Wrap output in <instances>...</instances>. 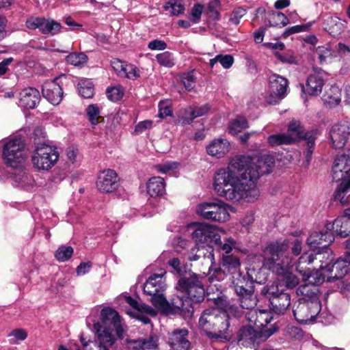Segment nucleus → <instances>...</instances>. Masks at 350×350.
<instances>
[{
  "label": "nucleus",
  "instance_id": "1",
  "mask_svg": "<svg viewBox=\"0 0 350 350\" xmlns=\"http://www.w3.org/2000/svg\"><path fill=\"white\" fill-rule=\"evenodd\" d=\"M274 164V158L269 154L256 157L235 156L227 168L216 173L214 189L219 196L229 200L254 202L260 196L257 187L259 177L270 173Z\"/></svg>",
  "mask_w": 350,
  "mask_h": 350
},
{
  "label": "nucleus",
  "instance_id": "2",
  "mask_svg": "<svg viewBox=\"0 0 350 350\" xmlns=\"http://www.w3.org/2000/svg\"><path fill=\"white\" fill-rule=\"evenodd\" d=\"M288 245L285 241L271 242L262 250L265 269L282 277L288 288H293L299 283V278L290 271L293 258L288 255Z\"/></svg>",
  "mask_w": 350,
  "mask_h": 350
},
{
  "label": "nucleus",
  "instance_id": "3",
  "mask_svg": "<svg viewBox=\"0 0 350 350\" xmlns=\"http://www.w3.org/2000/svg\"><path fill=\"white\" fill-rule=\"evenodd\" d=\"M204 278L196 273L181 277L176 288L183 295H176L171 300V308L175 313L190 315L193 313L192 302L200 303L205 297V289L202 282Z\"/></svg>",
  "mask_w": 350,
  "mask_h": 350
},
{
  "label": "nucleus",
  "instance_id": "4",
  "mask_svg": "<svg viewBox=\"0 0 350 350\" xmlns=\"http://www.w3.org/2000/svg\"><path fill=\"white\" fill-rule=\"evenodd\" d=\"M320 263L319 268L313 270L310 280L316 283L328 282L340 280L349 271L350 261L347 259H338L334 263L333 254L330 250L320 252L314 256V261Z\"/></svg>",
  "mask_w": 350,
  "mask_h": 350
},
{
  "label": "nucleus",
  "instance_id": "5",
  "mask_svg": "<svg viewBox=\"0 0 350 350\" xmlns=\"http://www.w3.org/2000/svg\"><path fill=\"white\" fill-rule=\"evenodd\" d=\"M314 262V255L304 253L298 259L296 271L301 276L305 284H301L297 289V294L303 296L300 299H307L308 301L320 302L318 293V286L322 283H316L310 280L311 276L313 275V271H310V268L307 266Z\"/></svg>",
  "mask_w": 350,
  "mask_h": 350
},
{
  "label": "nucleus",
  "instance_id": "6",
  "mask_svg": "<svg viewBox=\"0 0 350 350\" xmlns=\"http://www.w3.org/2000/svg\"><path fill=\"white\" fill-rule=\"evenodd\" d=\"M165 273L163 270L159 273H153L144 284V293L150 297V302L155 308L159 309L171 307L165 296L167 287Z\"/></svg>",
  "mask_w": 350,
  "mask_h": 350
},
{
  "label": "nucleus",
  "instance_id": "7",
  "mask_svg": "<svg viewBox=\"0 0 350 350\" xmlns=\"http://www.w3.org/2000/svg\"><path fill=\"white\" fill-rule=\"evenodd\" d=\"M261 294L269 299L270 308L276 314H284L291 305V297L283 285L274 282L264 286Z\"/></svg>",
  "mask_w": 350,
  "mask_h": 350
},
{
  "label": "nucleus",
  "instance_id": "8",
  "mask_svg": "<svg viewBox=\"0 0 350 350\" xmlns=\"http://www.w3.org/2000/svg\"><path fill=\"white\" fill-rule=\"evenodd\" d=\"M27 157L25 144L21 138H13L7 142L3 148L4 163L12 168L23 165Z\"/></svg>",
  "mask_w": 350,
  "mask_h": 350
},
{
  "label": "nucleus",
  "instance_id": "9",
  "mask_svg": "<svg viewBox=\"0 0 350 350\" xmlns=\"http://www.w3.org/2000/svg\"><path fill=\"white\" fill-rule=\"evenodd\" d=\"M224 311L220 310L219 311L213 328L212 334L210 336L211 340L221 339L228 341L231 338L232 330L230 329L229 314L239 317L241 312L236 306L229 304L224 306Z\"/></svg>",
  "mask_w": 350,
  "mask_h": 350
},
{
  "label": "nucleus",
  "instance_id": "10",
  "mask_svg": "<svg viewBox=\"0 0 350 350\" xmlns=\"http://www.w3.org/2000/svg\"><path fill=\"white\" fill-rule=\"evenodd\" d=\"M58 159L57 148L42 143L36 146L31 161L33 166L38 170H49L56 163Z\"/></svg>",
  "mask_w": 350,
  "mask_h": 350
},
{
  "label": "nucleus",
  "instance_id": "11",
  "mask_svg": "<svg viewBox=\"0 0 350 350\" xmlns=\"http://www.w3.org/2000/svg\"><path fill=\"white\" fill-rule=\"evenodd\" d=\"M228 206L224 202L216 201L199 204L197 213L206 219L217 222H225L230 218Z\"/></svg>",
  "mask_w": 350,
  "mask_h": 350
},
{
  "label": "nucleus",
  "instance_id": "12",
  "mask_svg": "<svg viewBox=\"0 0 350 350\" xmlns=\"http://www.w3.org/2000/svg\"><path fill=\"white\" fill-rule=\"evenodd\" d=\"M277 330L278 329L273 327L258 332L251 326L243 327L238 334V345L254 348L256 343L266 340Z\"/></svg>",
  "mask_w": 350,
  "mask_h": 350
},
{
  "label": "nucleus",
  "instance_id": "13",
  "mask_svg": "<svg viewBox=\"0 0 350 350\" xmlns=\"http://www.w3.org/2000/svg\"><path fill=\"white\" fill-rule=\"evenodd\" d=\"M321 311V303L299 299L293 305V312L297 322L306 324L313 321Z\"/></svg>",
  "mask_w": 350,
  "mask_h": 350
},
{
  "label": "nucleus",
  "instance_id": "14",
  "mask_svg": "<svg viewBox=\"0 0 350 350\" xmlns=\"http://www.w3.org/2000/svg\"><path fill=\"white\" fill-rule=\"evenodd\" d=\"M219 230L215 226L206 223L195 224V230L191 234L192 239L199 247L212 246L214 241L219 239Z\"/></svg>",
  "mask_w": 350,
  "mask_h": 350
},
{
  "label": "nucleus",
  "instance_id": "15",
  "mask_svg": "<svg viewBox=\"0 0 350 350\" xmlns=\"http://www.w3.org/2000/svg\"><path fill=\"white\" fill-rule=\"evenodd\" d=\"M94 329L115 330L118 338H121L123 328L118 313L111 308L106 307L101 310L99 320L94 323Z\"/></svg>",
  "mask_w": 350,
  "mask_h": 350
},
{
  "label": "nucleus",
  "instance_id": "16",
  "mask_svg": "<svg viewBox=\"0 0 350 350\" xmlns=\"http://www.w3.org/2000/svg\"><path fill=\"white\" fill-rule=\"evenodd\" d=\"M269 83L270 94L266 101L270 105H275L286 96L288 81L285 77L273 73L269 77Z\"/></svg>",
  "mask_w": 350,
  "mask_h": 350
},
{
  "label": "nucleus",
  "instance_id": "17",
  "mask_svg": "<svg viewBox=\"0 0 350 350\" xmlns=\"http://www.w3.org/2000/svg\"><path fill=\"white\" fill-rule=\"evenodd\" d=\"M25 26L30 30L38 29L42 34L54 36L60 32L62 26L55 20L40 16H31L26 20Z\"/></svg>",
  "mask_w": 350,
  "mask_h": 350
},
{
  "label": "nucleus",
  "instance_id": "18",
  "mask_svg": "<svg viewBox=\"0 0 350 350\" xmlns=\"http://www.w3.org/2000/svg\"><path fill=\"white\" fill-rule=\"evenodd\" d=\"M333 241V232L327 229L325 232H314L310 234L306 240L307 245L312 250V252L307 253L315 256L316 254L330 250L327 246Z\"/></svg>",
  "mask_w": 350,
  "mask_h": 350
},
{
  "label": "nucleus",
  "instance_id": "19",
  "mask_svg": "<svg viewBox=\"0 0 350 350\" xmlns=\"http://www.w3.org/2000/svg\"><path fill=\"white\" fill-rule=\"evenodd\" d=\"M125 301L133 309L131 311H128L127 313L130 316L139 320L144 324L150 323V317H155L157 315L156 310L151 306L142 302H139L130 296L125 297Z\"/></svg>",
  "mask_w": 350,
  "mask_h": 350
},
{
  "label": "nucleus",
  "instance_id": "20",
  "mask_svg": "<svg viewBox=\"0 0 350 350\" xmlns=\"http://www.w3.org/2000/svg\"><path fill=\"white\" fill-rule=\"evenodd\" d=\"M62 78L65 77L61 76L52 81H45L42 85V92L44 98L53 105H59L64 96L63 89L59 83Z\"/></svg>",
  "mask_w": 350,
  "mask_h": 350
},
{
  "label": "nucleus",
  "instance_id": "21",
  "mask_svg": "<svg viewBox=\"0 0 350 350\" xmlns=\"http://www.w3.org/2000/svg\"><path fill=\"white\" fill-rule=\"evenodd\" d=\"M350 135V126L347 122H341L332 126L329 131L332 146L335 149L343 148Z\"/></svg>",
  "mask_w": 350,
  "mask_h": 350
},
{
  "label": "nucleus",
  "instance_id": "22",
  "mask_svg": "<svg viewBox=\"0 0 350 350\" xmlns=\"http://www.w3.org/2000/svg\"><path fill=\"white\" fill-rule=\"evenodd\" d=\"M350 172V150L336 156L332 168V176L333 180H342Z\"/></svg>",
  "mask_w": 350,
  "mask_h": 350
},
{
  "label": "nucleus",
  "instance_id": "23",
  "mask_svg": "<svg viewBox=\"0 0 350 350\" xmlns=\"http://www.w3.org/2000/svg\"><path fill=\"white\" fill-rule=\"evenodd\" d=\"M325 228L341 238L348 237L350 234V208L345 209L344 215L337 217L333 222L327 223Z\"/></svg>",
  "mask_w": 350,
  "mask_h": 350
},
{
  "label": "nucleus",
  "instance_id": "24",
  "mask_svg": "<svg viewBox=\"0 0 350 350\" xmlns=\"http://www.w3.org/2000/svg\"><path fill=\"white\" fill-rule=\"evenodd\" d=\"M241 262L239 258L234 255H223L219 267L215 271V275L219 280L225 275L230 274L234 276V273H240Z\"/></svg>",
  "mask_w": 350,
  "mask_h": 350
},
{
  "label": "nucleus",
  "instance_id": "25",
  "mask_svg": "<svg viewBox=\"0 0 350 350\" xmlns=\"http://www.w3.org/2000/svg\"><path fill=\"white\" fill-rule=\"evenodd\" d=\"M96 186L102 192H112L118 186V174L114 170L110 169L103 171L98 177Z\"/></svg>",
  "mask_w": 350,
  "mask_h": 350
},
{
  "label": "nucleus",
  "instance_id": "26",
  "mask_svg": "<svg viewBox=\"0 0 350 350\" xmlns=\"http://www.w3.org/2000/svg\"><path fill=\"white\" fill-rule=\"evenodd\" d=\"M189 332L187 329H176L169 337V344L175 350H189L191 342L188 339Z\"/></svg>",
  "mask_w": 350,
  "mask_h": 350
},
{
  "label": "nucleus",
  "instance_id": "27",
  "mask_svg": "<svg viewBox=\"0 0 350 350\" xmlns=\"http://www.w3.org/2000/svg\"><path fill=\"white\" fill-rule=\"evenodd\" d=\"M253 283L254 280L249 274L245 275L241 272L234 273V276L232 277V284L237 295L254 291Z\"/></svg>",
  "mask_w": 350,
  "mask_h": 350
},
{
  "label": "nucleus",
  "instance_id": "28",
  "mask_svg": "<svg viewBox=\"0 0 350 350\" xmlns=\"http://www.w3.org/2000/svg\"><path fill=\"white\" fill-rule=\"evenodd\" d=\"M97 336L95 342L98 350H113V346L116 341L115 330L105 329H94Z\"/></svg>",
  "mask_w": 350,
  "mask_h": 350
},
{
  "label": "nucleus",
  "instance_id": "29",
  "mask_svg": "<svg viewBox=\"0 0 350 350\" xmlns=\"http://www.w3.org/2000/svg\"><path fill=\"white\" fill-rule=\"evenodd\" d=\"M218 308H210L204 310L199 319V327L210 338L217 314Z\"/></svg>",
  "mask_w": 350,
  "mask_h": 350
},
{
  "label": "nucleus",
  "instance_id": "30",
  "mask_svg": "<svg viewBox=\"0 0 350 350\" xmlns=\"http://www.w3.org/2000/svg\"><path fill=\"white\" fill-rule=\"evenodd\" d=\"M245 317L257 329H262L273 319L271 312L267 310H251L246 313Z\"/></svg>",
  "mask_w": 350,
  "mask_h": 350
},
{
  "label": "nucleus",
  "instance_id": "31",
  "mask_svg": "<svg viewBox=\"0 0 350 350\" xmlns=\"http://www.w3.org/2000/svg\"><path fill=\"white\" fill-rule=\"evenodd\" d=\"M157 347V338L155 336H150L148 338L126 340L127 350H152Z\"/></svg>",
  "mask_w": 350,
  "mask_h": 350
},
{
  "label": "nucleus",
  "instance_id": "32",
  "mask_svg": "<svg viewBox=\"0 0 350 350\" xmlns=\"http://www.w3.org/2000/svg\"><path fill=\"white\" fill-rule=\"evenodd\" d=\"M40 99V92L34 88H27L20 92V103L25 108H35L39 103Z\"/></svg>",
  "mask_w": 350,
  "mask_h": 350
},
{
  "label": "nucleus",
  "instance_id": "33",
  "mask_svg": "<svg viewBox=\"0 0 350 350\" xmlns=\"http://www.w3.org/2000/svg\"><path fill=\"white\" fill-rule=\"evenodd\" d=\"M324 85V80L319 73L311 74L308 76L306 88L301 85L303 90L309 95L319 96L323 90Z\"/></svg>",
  "mask_w": 350,
  "mask_h": 350
},
{
  "label": "nucleus",
  "instance_id": "34",
  "mask_svg": "<svg viewBox=\"0 0 350 350\" xmlns=\"http://www.w3.org/2000/svg\"><path fill=\"white\" fill-rule=\"evenodd\" d=\"M230 150V143L227 139H213L206 147L208 154L217 158L224 157Z\"/></svg>",
  "mask_w": 350,
  "mask_h": 350
},
{
  "label": "nucleus",
  "instance_id": "35",
  "mask_svg": "<svg viewBox=\"0 0 350 350\" xmlns=\"http://www.w3.org/2000/svg\"><path fill=\"white\" fill-rule=\"evenodd\" d=\"M164 179L159 176H154L147 183V192L152 198L161 196L165 193Z\"/></svg>",
  "mask_w": 350,
  "mask_h": 350
},
{
  "label": "nucleus",
  "instance_id": "36",
  "mask_svg": "<svg viewBox=\"0 0 350 350\" xmlns=\"http://www.w3.org/2000/svg\"><path fill=\"white\" fill-rule=\"evenodd\" d=\"M350 175L348 180L342 181L334 194L335 200H339L342 205L350 202Z\"/></svg>",
  "mask_w": 350,
  "mask_h": 350
},
{
  "label": "nucleus",
  "instance_id": "37",
  "mask_svg": "<svg viewBox=\"0 0 350 350\" xmlns=\"http://www.w3.org/2000/svg\"><path fill=\"white\" fill-rule=\"evenodd\" d=\"M324 29L331 35L335 36L342 31L343 25L336 16H327L323 23Z\"/></svg>",
  "mask_w": 350,
  "mask_h": 350
},
{
  "label": "nucleus",
  "instance_id": "38",
  "mask_svg": "<svg viewBox=\"0 0 350 350\" xmlns=\"http://www.w3.org/2000/svg\"><path fill=\"white\" fill-rule=\"evenodd\" d=\"M210 107L208 105L198 107L194 109H190L187 113L183 117V122L184 124H191L193 120L198 117L202 116L208 113Z\"/></svg>",
  "mask_w": 350,
  "mask_h": 350
},
{
  "label": "nucleus",
  "instance_id": "39",
  "mask_svg": "<svg viewBox=\"0 0 350 350\" xmlns=\"http://www.w3.org/2000/svg\"><path fill=\"white\" fill-rule=\"evenodd\" d=\"M286 134L291 137H293L292 143H294L298 139H304L306 133L304 132V129L299 121L293 120L288 125V133Z\"/></svg>",
  "mask_w": 350,
  "mask_h": 350
},
{
  "label": "nucleus",
  "instance_id": "40",
  "mask_svg": "<svg viewBox=\"0 0 350 350\" xmlns=\"http://www.w3.org/2000/svg\"><path fill=\"white\" fill-rule=\"evenodd\" d=\"M239 297L240 306L243 309L248 310L249 311L254 310L257 304V299L254 291L245 293L243 295H238Z\"/></svg>",
  "mask_w": 350,
  "mask_h": 350
},
{
  "label": "nucleus",
  "instance_id": "41",
  "mask_svg": "<svg viewBox=\"0 0 350 350\" xmlns=\"http://www.w3.org/2000/svg\"><path fill=\"white\" fill-rule=\"evenodd\" d=\"M247 127L248 123L246 118L243 116H238L230 122L228 129L230 133L237 135Z\"/></svg>",
  "mask_w": 350,
  "mask_h": 350
},
{
  "label": "nucleus",
  "instance_id": "42",
  "mask_svg": "<svg viewBox=\"0 0 350 350\" xmlns=\"http://www.w3.org/2000/svg\"><path fill=\"white\" fill-rule=\"evenodd\" d=\"M293 137H291L286 133H280L271 135L268 137L267 142L269 144L272 146H278L283 144H291Z\"/></svg>",
  "mask_w": 350,
  "mask_h": 350
},
{
  "label": "nucleus",
  "instance_id": "43",
  "mask_svg": "<svg viewBox=\"0 0 350 350\" xmlns=\"http://www.w3.org/2000/svg\"><path fill=\"white\" fill-rule=\"evenodd\" d=\"M78 90L79 94L85 98H92L94 94V89L92 83L88 80H81L78 83Z\"/></svg>",
  "mask_w": 350,
  "mask_h": 350
},
{
  "label": "nucleus",
  "instance_id": "44",
  "mask_svg": "<svg viewBox=\"0 0 350 350\" xmlns=\"http://www.w3.org/2000/svg\"><path fill=\"white\" fill-rule=\"evenodd\" d=\"M319 134L317 130H312L306 132L304 140L306 142L308 149L306 151V159L310 161L313 152V148L315 145V140Z\"/></svg>",
  "mask_w": 350,
  "mask_h": 350
},
{
  "label": "nucleus",
  "instance_id": "45",
  "mask_svg": "<svg viewBox=\"0 0 350 350\" xmlns=\"http://www.w3.org/2000/svg\"><path fill=\"white\" fill-rule=\"evenodd\" d=\"M155 58L161 66L172 68L175 65V58L173 53L170 51L159 53L156 55Z\"/></svg>",
  "mask_w": 350,
  "mask_h": 350
},
{
  "label": "nucleus",
  "instance_id": "46",
  "mask_svg": "<svg viewBox=\"0 0 350 350\" xmlns=\"http://www.w3.org/2000/svg\"><path fill=\"white\" fill-rule=\"evenodd\" d=\"M213 244L217 247V249L219 250H222L226 253V255H229L228 254L232 251V248H234L236 245V241L231 237L230 238H224V241L221 240V236L219 235V239L218 241H214Z\"/></svg>",
  "mask_w": 350,
  "mask_h": 350
},
{
  "label": "nucleus",
  "instance_id": "47",
  "mask_svg": "<svg viewBox=\"0 0 350 350\" xmlns=\"http://www.w3.org/2000/svg\"><path fill=\"white\" fill-rule=\"evenodd\" d=\"M22 166L17 167L18 169L19 173L15 174L14 176V179L16 182H17L21 186L25 187L28 185H31L33 182V179L31 176H30L23 168Z\"/></svg>",
  "mask_w": 350,
  "mask_h": 350
},
{
  "label": "nucleus",
  "instance_id": "48",
  "mask_svg": "<svg viewBox=\"0 0 350 350\" xmlns=\"http://www.w3.org/2000/svg\"><path fill=\"white\" fill-rule=\"evenodd\" d=\"M73 248L70 246L62 245L55 252V258L59 262H65L73 254Z\"/></svg>",
  "mask_w": 350,
  "mask_h": 350
},
{
  "label": "nucleus",
  "instance_id": "49",
  "mask_svg": "<svg viewBox=\"0 0 350 350\" xmlns=\"http://www.w3.org/2000/svg\"><path fill=\"white\" fill-rule=\"evenodd\" d=\"M66 60L68 64L75 66H80L87 62L88 57L85 54L82 53H72L66 57Z\"/></svg>",
  "mask_w": 350,
  "mask_h": 350
},
{
  "label": "nucleus",
  "instance_id": "50",
  "mask_svg": "<svg viewBox=\"0 0 350 350\" xmlns=\"http://www.w3.org/2000/svg\"><path fill=\"white\" fill-rule=\"evenodd\" d=\"M86 113L91 124L96 125L101 118L100 111L97 105H90L86 109Z\"/></svg>",
  "mask_w": 350,
  "mask_h": 350
},
{
  "label": "nucleus",
  "instance_id": "51",
  "mask_svg": "<svg viewBox=\"0 0 350 350\" xmlns=\"http://www.w3.org/2000/svg\"><path fill=\"white\" fill-rule=\"evenodd\" d=\"M140 70L137 66L131 64H127L122 77L136 80L140 77Z\"/></svg>",
  "mask_w": 350,
  "mask_h": 350
},
{
  "label": "nucleus",
  "instance_id": "52",
  "mask_svg": "<svg viewBox=\"0 0 350 350\" xmlns=\"http://www.w3.org/2000/svg\"><path fill=\"white\" fill-rule=\"evenodd\" d=\"M204 6L200 3H196L191 10L189 20L194 24L198 23L201 20Z\"/></svg>",
  "mask_w": 350,
  "mask_h": 350
},
{
  "label": "nucleus",
  "instance_id": "53",
  "mask_svg": "<svg viewBox=\"0 0 350 350\" xmlns=\"http://www.w3.org/2000/svg\"><path fill=\"white\" fill-rule=\"evenodd\" d=\"M124 92L121 86H115L107 90V95L108 98L111 101H118L120 100L123 96Z\"/></svg>",
  "mask_w": 350,
  "mask_h": 350
},
{
  "label": "nucleus",
  "instance_id": "54",
  "mask_svg": "<svg viewBox=\"0 0 350 350\" xmlns=\"http://www.w3.org/2000/svg\"><path fill=\"white\" fill-rule=\"evenodd\" d=\"M272 21L273 23L269 21V26H278L285 27L289 23V20L287 16L282 12H277L272 15Z\"/></svg>",
  "mask_w": 350,
  "mask_h": 350
},
{
  "label": "nucleus",
  "instance_id": "55",
  "mask_svg": "<svg viewBox=\"0 0 350 350\" xmlns=\"http://www.w3.org/2000/svg\"><path fill=\"white\" fill-rule=\"evenodd\" d=\"M275 57L282 63L288 64H297V61L294 55L290 52L280 53L276 51L275 53Z\"/></svg>",
  "mask_w": 350,
  "mask_h": 350
},
{
  "label": "nucleus",
  "instance_id": "56",
  "mask_svg": "<svg viewBox=\"0 0 350 350\" xmlns=\"http://www.w3.org/2000/svg\"><path fill=\"white\" fill-rule=\"evenodd\" d=\"M182 82L187 91H191L195 87L196 78L191 73H185L182 76Z\"/></svg>",
  "mask_w": 350,
  "mask_h": 350
},
{
  "label": "nucleus",
  "instance_id": "57",
  "mask_svg": "<svg viewBox=\"0 0 350 350\" xmlns=\"http://www.w3.org/2000/svg\"><path fill=\"white\" fill-rule=\"evenodd\" d=\"M246 14V10L241 8H236L233 10L230 15V21L235 25L240 23L241 18Z\"/></svg>",
  "mask_w": 350,
  "mask_h": 350
},
{
  "label": "nucleus",
  "instance_id": "58",
  "mask_svg": "<svg viewBox=\"0 0 350 350\" xmlns=\"http://www.w3.org/2000/svg\"><path fill=\"white\" fill-rule=\"evenodd\" d=\"M111 64L116 73L122 77L127 63L120 61V59H115L111 62Z\"/></svg>",
  "mask_w": 350,
  "mask_h": 350
},
{
  "label": "nucleus",
  "instance_id": "59",
  "mask_svg": "<svg viewBox=\"0 0 350 350\" xmlns=\"http://www.w3.org/2000/svg\"><path fill=\"white\" fill-rule=\"evenodd\" d=\"M172 245L174 250L178 253H180L183 250L188 247L189 242L181 237H176L173 240Z\"/></svg>",
  "mask_w": 350,
  "mask_h": 350
},
{
  "label": "nucleus",
  "instance_id": "60",
  "mask_svg": "<svg viewBox=\"0 0 350 350\" xmlns=\"http://www.w3.org/2000/svg\"><path fill=\"white\" fill-rule=\"evenodd\" d=\"M152 124L153 122L151 120H144L139 122L135 127L134 133L136 135L143 133L145 131L151 129Z\"/></svg>",
  "mask_w": 350,
  "mask_h": 350
},
{
  "label": "nucleus",
  "instance_id": "61",
  "mask_svg": "<svg viewBox=\"0 0 350 350\" xmlns=\"http://www.w3.org/2000/svg\"><path fill=\"white\" fill-rule=\"evenodd\" d=\"M308 29V26L306 25H295L291 27H289L285 30L283 33L284 38H286L288 36L302 31H306Z\"/></svg>",
  "mask_w": 350,
  "mask_h": 350
},
{
  "label": "nucleus",
  "instance_id": "62",
  "mask_svg": "<svg viewBox=\"0 0 350 350\" xmlns=\"http://www.w3.org/2000/svg\"><path fill=\"white\" fill-rule=\"evenodd\" d=\"M148 48L150 50H165L167 44L163 40L154 39L148 43Z\"/></svg>",
  "mask_w": 350,
  "mask_h": 350
},
{
  "label": "nucleus",
  "instance_id": "63",
  "mask_svg": "<svg viewBox=\"0 0 350 350\" xmlns=\"http://www.w3.org/2000/svg\"><path fill=\"white\" fill-rule=\"evenodd\" d=\"M8 336L13 337L16 340H24L27 337V333L23 329H15L8 334Z\"/></svg>",
  "mask_w": 350,
  "mask_h": 350
},
{
  "label": "nucleus",
  "instance_id": "64",
  "mask_svg": "<svg viewBox=\"0 0 350 350\" xmlns=\"http://www.w3.org/2000/svg\"><path fill=\"white\" fill-rule=\"evenodd\" d=\"M219 56V62L221 64V66L228 69L230 68L234 62V58L230 55H218Z\"/></svg>",
  "mask_w": 350,
  "mask_h": 350
}]
</instances>
